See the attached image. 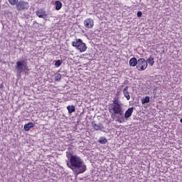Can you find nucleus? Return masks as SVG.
Wrapping results in <instances>:
<instances>
[{"label": "nucleus", "mask_w": 182, "mask_h": 182, "mask_svg": "<svg viewBox=\"0 0 182 182\" xmlns=\"http://www.w3.org/2000/svg\"><path fill=\"white\" fill-rule=\"evenodd\" d=\"M122 102L119 100V97H115L113 98L112 103L111 105H120Z\"/></svg>", "instance_id": "obj_17"}, {"label": "nucleus", "mask_w": 182, "mask_h": 182, "mask_svg": "<svg viewBox=\"0 0 182 182\" xmlns=\"http://www.w3.org/2000/svg\"><path fill=\"white\" fill-rule=\"evenodd\" d=\"M100 143L101 144H106L107 143V139L106 138L102 137L100 139Z\"/></svg>", "instance_id": "obj_20"}, {"label": "nucleus", "mask_w": 182, "mask_h": 182, "mask_svg": "<svg viewBox=\"0 0 182 182\" xmlns=\"http://www.w3.org/2000/svg\"><path fill=\"white\" fill-rule=\"evenodd\" d=\"M108 110L111 113V117H113L114 114L118 116H123L124 110L123 109V104H109Z\"/></svg>", "instance_id": "obj_2"}, {"label": "nucleus", "mask_w": 182, "mask_h": 182, "mask_svg": "<svg viewBox=\"0 0 182 182\" xmlns=\"http://www.w3.org/2000/svg\"><path fill=\"white\" fill-rule=\"evenodd\" d=\"M123 95L124 97H126L127 100H130V92H129V86H125V87L122 90Z\"/></svg>", "instance_id": "obj_11"}, {"label": "nucleus", "mask_w": 182, "mask_h": 182, "mask_svg": "<svg viewBox=\"0 0 182 182\" xmlns=\"http://www.w3.org/2000/svg\"><path fill=\"white\" fill-rule=\"evenodd\" d=\"M17 11H27L29 9V4L26 1H20L16 4Z\"/></svg>", "instance_id": "obj_6"}, {"label": "nucleus", "mask_w": 182, "mask_h": 182, "mask_svg": "<svg viewBox=\"0 0 182 182\" xmlns=\"http://www.w3.org/2000/svg\"><path fill=\"white\" fill-rule=\"evenodd\" d=\"M147 66H149V64L147 63L146 59L139 58L138 60V63L136 64V69L138 70L143 72V70H146V69H147Z\"/></svg>", "instance_id": "obj_5"}, {"label": "nucleus", "mask_w": 182, "mask_h": 182, "mask_svg": "<svg viewBox=\"0 0 182 182\" xmlns=\"http://www.w3.org/2000/svg\"><path fill=\"white\" fill-rule=\"evenodd\" d=\"M67 109L68 110V113H70V114H72V113H74V112H76V109L75 108L74 105L68 106Z\"/></svg>", "instance_id": "obj_14"}, {"label": "nucleus", "mask_w": 182, "mask_h": 182, "mask_svg": "<svg viewBox=\"0 0 182 182\" xmlns=\"http://www.w3.org/2000/svg\"><path fill=\"white\" fill-rule=\"evenodd\" d=\"M147 63L150 65V66H153L154 65V58L150 55L149 58L146 60Z\"/></svg>", "instance_id": "obj_15"}, {"label": "nucleus", "mask_w": 182, "mask_h": 182, "mask_svg": "<svg viewBox=\"0 0 182 182\" xmlns=\"http://www.w3.org/2000/svg\"><path fill=\"white\" fill-rule=\"evenodd\" d=\"M18 0H9V2L11 5H16Z\"/></svg>", "instance_id": "obj_22"}, {"label": "nucleus", "mask_w": 182, "mask_h": 182, "mask_svg": "<svg viewBox=\"0 0 182 182\" xmlns=\"http://www.w3.org/2000/svg\"><path fill=\"white\" fill-rule=\"evenodd\" d=\"M91 124L93 129H95L96 131L100 130V132H103V129H105V127H103V125L102 124H97L96 122H92Z\"/></svg>", "instance_id": "obj_9"}, {"label": "nucleus", "mask_w": 182, "mask_h": 182, "mask_svg": "<svg viewBox=\"0 0 182 182\" xmlns=\"http://www.w3.org/2000/svg\"><path fill=\"white\" fill-rule=\"evenodd\" d=\"M72 46H74L79 50L80 52H86L87 47L86 46V43H83L82 39L78 38L75 39V41L72 42Z\"/></svg>", "instance_id": "obj_4"}, {"label": "nucleus", "mask_w": 182, "mask_h": 182, "mask_svg": "<svg viewBox=\"0 0 182 182\" xmlns=\"http://www.w3.org/2000/svg\"><path fill=\"white\" fill-rule=\"evenodd\" d=\"M180 122H181V123H182V118L181 119Z\"/></svg>", "instance_id": "obj_24"}, {"label": "nucleus", "mask_w": 182, "mask_h": 182, "mask_svg": "<svg viewBox=\"0 0 182 182\" xmlns=\"http://www.w3.org/2000/svg\"><path fill=\"white\" fill-rule=\"evenodd\" d=\"M66 157L68 159V160L65 161L67 166L68 168H70L76 176L82 174V173H85V171L87 170L83 159L77 155H73V152L70 151V149H68L66 152Z\"/></svg>", "instance_id": "obj_1"}, {"label": "nucleus", "mask_w": 182, "mask_h": 182, "mask_svg": "<svg viewBox=\"0 0 182 182\" xmlns=\"http://www.w3.org/2000/svg\"><path fill=\"white\" fill-rule=\"evenodd\" d=\"M134 110V107H130L129 108L124 114V119H126L127 120V119H129V117H132V115L133 114V111Z\"/></svg>", "instance_id": "obj_10"}, {"label": "nucleus", "mask_w": 182, "mask_h": 182, "mask_svg": "<svg viewBox=\"0 0 182 182\" xmlns=\"http://www.w3.org/2000/svg\"><path fill=\"white\" fill-rule=\"evenodd\" d=\"M138 60L136 58H132L129 60V66H132L134 68V66H137Z\"/></svg>", "instance_id": "obj_13"}, {"label": "nucleus", "mask_w": 182, "mask_h": 182, "mask_svg": "<svg viewBox=\"0 0 182 182\" xmlns=\"http://www.w3.org/2000/svg\"><path fill=\"white\" fill-rule=\"evenodd\" d=\"M142 105H146V103H149L150 102V97L146 96L145 98L141 100Z\"/></svg>", "instance_id": "obj_18"}, {"label": "nucleus", "mask_w": 182, "mask_h": 182, "mask_svg": "<svg viewBox=\"0 0 182 182\" xmlns=\"http://www.w3.org/2000/svg\"><path fill=\"white\" fill-rule=\"evenodd\" d=\"M142 16H143V13H141V11H138L137 12V17L138 18H141Z\"/></svg>", "instance_id": "obj_23"}, {"label": "nucleus", "mask_w": 182, "mask_h": 182, "mask_svg": "<svg viewBox=\"0 0 182 182\" xmlns=\"http://www.w3.org/2000/svg\"><path fill=\"white\" fill-rule=\"evenodd\" d=\"M16 70H17V73H18V75H21L22 72H26V70H29L26 60H18L16 65Z\"/></svg>", "instance_id": "obj_3"}, {"label": "nucleus", "mask_w": 182, "mask_h": 182, "mask_svg": "<svg viewBox=\"0 0 182 182\" xmlns=\"http://www.w3.org/2000/svg\"><path fill=\"white\" fill-rule=\"evenodd\" d=\"M35 124L32 122H28V124H26L24 125V130L26 132H29V130H31V129H32L33 127H34Z\"/></svg>", "instance_id": "obj_12"}, {"label": "nucleus", "mask_w": 182, "mask_h": 182, "mask_svg": "<svg viewBox=\"0 0 182 182\" xmlns=\"http://www.w3.org/2000/svg\"><path fill=\"white\" fill-rule=\"evenodd\" d=\"M95 25V21L92 18H86L84 21V26L87 28V29H92Z\"/></svg>", "instance_id": "obj_7"}, {"label": "nucleus", "mask_w": 182, "mask_h": 182, "mask_svg": "<svg viewBox=\"0 0 182 182\" xmlns=\"http://www.w3.org/2000/svg\"><path fill=\"white\" fill-rule=\"evenodd\" d=\"M61 79H62V74L60 73L55 74V80H56V82H59V80H60Z\"/></svg>", "instance_id": "obj_19"}, {"label": "nucleus", "mask_w": 182, "mask_h": 182, "mask_svg": "<svg viewBox=\"0 0 182 182\" xmlns=\"http://www.w3.org/2000/svg\"><path fill=\"white\" fill-rule=\"evenodd\" d=\"M36 15L38 16V18H42L43 19H46L48 16L46 11L42 9H40L38 11H36Z\"/></svg>", "instance_id": "obj_8"}, {"label": "nucleus", "mask_w": 182, "mask_h": 182, "mask_svg": "<svg viewBox=\"0 0 182 182\" xmlns=\"http://www.w3.org/2000/svg\"><path fill=\"white\" fill-rule=\"evenodd\" d=\"M60 65H62V60H58L55 63V66L56 68H59V66H60Z\"/></svg>", "instance_id": "obj_21"}, {"label": "nucleus", "mask_w": 182, "mask_h": 182, "mask_svg": "<svg viewBox=\"0 0 182 182\" xmlns=\"http://www.w3.org/2000/svg\"><path fill=\"white\" fill-rule=\"evenodd\" d=\"M55 4L56 11H60V9H62V2H60V1H56Z\"/></svg>", "instance_id": "obj_16"}]
</instances>
